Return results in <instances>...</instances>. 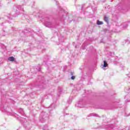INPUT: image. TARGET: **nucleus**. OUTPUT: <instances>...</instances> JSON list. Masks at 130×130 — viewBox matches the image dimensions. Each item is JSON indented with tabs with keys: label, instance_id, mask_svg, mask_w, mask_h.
I'll return each instance as SVG.
<instances>
[{
	"label": "nucleus",
	"instance_id": "obj_1",
	"mask_svg": "<svg viewBox=\"0 0 130 130\" xmlns=\"http://www.w3.org/2000/svg\"><path fill=\"white\" fill-rule=\"evenodd\" d=\"M8 60H9L10 61H15V60H16V59H15L14 57L12 56L8 58Z\"/></svg>",
	"mask_w": 130,
	"mask_h": 130
},
{
	"label": "nucleus",
	"instance_id": "obj_2",
	"mask_svg": "<svg viewBox=\"0 0 130 130\" xmlns=\"http://www.w3.org/2000/svg\"><path fill=\"white\" fill-rule=\"evenodd\" d=\"M107 66H108V64H107V62H106L105 60L104 61V68H107Z\"/></svg>",
	"mask_w": 130,
	"mask_h": 130
},
{
	"label": "nucleus",
	"instance_id": "obj_3",
	"mask_svg": "<svg viewBox=\"0 0 130 130\" xmlns=\"http://www.w3.org/2000/svg\"><path fill=\"white\" fill-rule=\"evenodd\" d=\"M103 22L98 20L97 21L98 25H103Z\"/></svg>",
	"mask_w": 130,
	"mask_h": 130
},
{
	"label": "nucleus",
	"instance_id": "obj_4",
	"mask_svg": "<svg viewBox=\"0 0 130 130\" xmlns=\"http://www.w3.org/2000/svg\"><path fill=\"white\" fill-rule=\"evenodd\" d=\"M104 20H105V22H108V17L105 16Z\"/></svg>",
	"mask_w": 130,
	"mask_h": 130
},
{
	"label": "nucleus",
	"instance_id": "obj_5",
	"mask_svg": "<svg viewBox=\"0 0 130 130\" xmlns=\"http://www.w3.org/2000/svg\"><path fill=\"white\" fill-rule=\"evenodd\" d=\"M75 78L76 77L75 76H72L71 79H72V80H75Z\"/></svg>",
	"mask_w": 130,
	"mask_h": 130
},
{
	"label": "nucleus",
	"instance_id": "obj_6",
	"mask_svg": "<svg viewBox=\"0 0 130 130\" xmlns=\"http://www.w3.org/2000/svg\"><path fill=\"white\" fill-rule=\"evenodd\" d=\"M71 75L73 76V72H71Z\"/></svg>",
	"mask_w": 130,
	"mask_h": 130
}]
</instances>
